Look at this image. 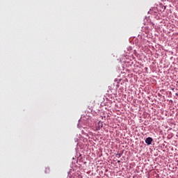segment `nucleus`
<instances>
[{
    "label": "nucleus",
    "instance_id": "1",
    "mask_svg": "<svg viewBox=\"0 0 178 178\" xmlns=\"http://www.w3.org/2000/svg\"><path fill=\"white\" fill-rule=\"evenodd\" d=\"M153 139L151 137H148L145 139V143L147 145H151L152 144Z\"/></svg>",
    "mask_w": 178,
    "mask_h": 178
},
{
    "label": "nucleus",
    "instance_id": "2",
    "mask_svg": "<svg viewBox=\"0 0 178 178\" xmlns=\"http://www.w3.org/2000/svg\"><path fill=\"white\" fill-rule=\"evenodd\" d=\"M117 156H118V158H120L122 155L120 154H117Z\"/></svg>",
    "mask_w": 178,
    "mask_h": 178
},
{
    "label": "nucleus",
    "instance_id": "3",
    "mask_svg": "<svg viewBox=\"0 0 178 178\" xmlns=\"http://www.w3.org/2000/svg\"><path fill=\"white\" fill-rule=\"evenodd\" d=\"M118 163H120V161H118Z\"/></svg>",
    "mask_w": 178,
    "mask_h": 178
}]
</instances>
